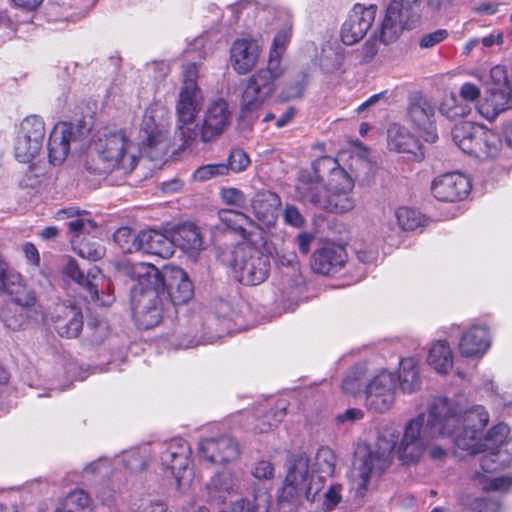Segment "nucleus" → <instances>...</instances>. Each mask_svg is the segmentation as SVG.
I'll use <instances>...</instances> for the list:
<instances>
[{"label": "nucleus", "instance_id": "nucleus-46", "mask_svg": "<svg viewBox=\"0 0 512 512\" xmlns=\"http://www.w3.org/2000/svg\"><path fill=\"white\" fill-rule=\"evenodd\" d=\"M251 163L249 155L241 148H233L227 158L226 167L228 173H241L245 171Z\"/></svg>", "mask_w": 512, "mask_h": 512}, {"label": "nucleus", "instance_id": "nucleus-7", "mask_svg": "<svg viewBox=\"0 0 512 512\" xmlns=\"http://www.w3.org/2000/svg\"><path fill=\"white\" fill-rule=\"evenodd\" d=\"M267 237L262 244H237L232 251L230 267L237 281L245 286H257L270 274V257L264 250Z\"/></svg>", "mask_w": 512, "mask_h": 512}, {"label": "nucleus", "instance_id": "nucleus-21", "mask_svg": "<svg viewBox=\"0 0 512 512\" xmlns=\"http://www.w3.org/2000/svg\"><path fill=\"white\" fill-rule=\"evenodd\" d=\"M199 451L205 460L217 465H225L240 456L238 441L229 435L210 437L199 442Z\"/></svg>", "mask_w": 512, "mask_h": 512}, {"label": "nucleus", "instance_id": "nucleus-23", "mask_svg": "<svg viewBox=\"0 0 512 512\" xmlns=\"http://www.w3.org/2000/svg\"><path fill=\"white\" fill-rule=\"evenodd\" d=\"M347 262L344 246L333 242L325 243L316 249L311 256V269L320 275H333Z\"/></svg>", "mask_w": 512, "mask_h": 512}, {"label": "nucleus", "instance_id": "nucleus-1", "mask_svg": "<svg viewBox=\"0 0 512 512\" xmlns=\"http://www.w3.org/2000/svg\"><path fill=\"white\" fill-rule=\"evenodd\" d=\"M489 422L484 406L475 405L461 413L457 404L445 397H434L428 406L427 426L432 434L453 436L456 449L469 455L481 453L483 430Z\"/></svg>", "mask_w": 512, "mask_h": 512}, {"label": "nucleus", "instance_id": "nucleus-42", "mask_svg": "<svg viewBox=\"0 0 512 512\" xmlns=\"http://www.w3.org/2000/svg\"><path fill=\"white\" fill-rule=\"evenodd\" d=\"M510 428L505 423H498L494 425L487 432L485 438L482 437V442L485 443L482 452L486 450L499 451L503 444L509 439L508 434Z\"/></svg>", "mask_w": 512, "mask_h": 512}, {"label": "nucleus", "instance_id": "nucleus-31", "mask_svg": "<svg viewBox=\"0 0 512 512\" xmlns=\"http://www.w3.org/2000/svg\"><path fill=\"white\" fill-rule=\"evenodd\" d=\"M490 346L489 329L486 326L473 325L463 333L459 350L464 357L483 355Z\"/></svg>", "mask_w": 512, "mask_h": 512}, {"label": "nucleus", "instance_id": "nucleus-20", "mask_svg": "<svg viewBox=\"0 0 512 512\" xmlns=\"http://www.w3.org/2000/svg\"><path fill=\"white\" fill-rule=\"evenodd\" d=\"M472 189L471 180L460 172H449L436 177L431 184L433 196L441 202L464 200Z\"/></svg>", "mask_w": 512, "mask_h": 512}, {"label": "nucleus", "instance_id": "nucleus-63", "mask_svg": "<svg viewBox=\"0 0 512 512\" xmlns=\"http://www.w3.org/2000/svg\"><path fill=\"white\" fill-rule=\"evenodd\" d=\"M364 417V413L359 408H349L344 413L336 416V422L338 424H344L345 422H354Z\"/></svg>", "mask_w": 512, "mask_h": 512}, {"label": "nucleus", "instance_id": "nucleus-36", "mask_svg": "<svg viewBox=\"0 0 512 512\" xmlns=\"http://www.w3.org/2000/svg\"><path fill=\"white\" fill-rule=\"evenodd\" d=\"M398 380L404 393H412L419 389L421 380L417 361L413 357L402 358L399 363Z\"/></svg>", "mask_w": 512, "mask_h": 512}, {"label": "nucleus", "instance_id": "nucleus-54", "mask_svg": "<svg viewBox=\"0 0 512 512\" xmlns=\"http://www.w3.org/2000/svg\"><path fill=\"white\" fill-rule=\"evenodd\" d=\"M470 512H501L499 502L489 498H474L469 505Z\"/></svg>", "mask_w": 512, "mask_h": 512}, {"label": "nucleus", "instance_id": "nucleus-61", "mask_svg": "<svg viewBox=\"0 0 512 512\" xmlns=\"http://www.w3.org/2000/svg\"><path fill=\"white\" fill-rule=\"evenodd\" d=\"M461 98L468 102H474L480 97V89L473 83H464L459 92Z\"/></svg>", "mask_w": 512, "mask_h": 512}, {"label": "nucleus", "instance_id": "nucleus-49", "mask_svg": "<svg viewBox=\"0 0 512 512\" xmlns=\"http://www.w3.org/2000/svg\"><path fill=\"white\" fill-rule=\"evenodd\" d=\"M284 412H278L276 409H269L261 417L257 418L254 426L256 433H267L278 425L284 416Z\"/></svg>", "mask_w": 512, "mask_h": 512}, {"label": "nucleus", "instance_id": "nucleus-48", "mask_svg": "<svg viewBox=\"0 0 512 512\" xmlns=\"http://www.w3.org/2000/svg\"><path fill=\"white\" fill-rule=\"evenodd\" d=\"M228 175L226 163L206 164L198 167L193 172V178L197 181H207L217 176Z\"/></svg>", "mask_w": 512, "mask_h": 512}, {"label": "nucleus", "instance_id": "nucleus-19", "mask_svg": "<svg viewBox=\"0 0 512 512\" xmlns=\"http://www.w3.org/2000/svg\"><path fill=\"white\" fill-rule=\"evenodd\" d=\"M166 293L173 305L188 303L194 295V287L187 273L174 265L162 266V294Z\"/></svg>", "mask_w": 512, "mask_h": 512}, {"label": "nucleus", "instance_id": "nucleus-59", "mask_svg": "<svg viewBox=\"0 0 512 512\" xmlns=\"http://www.w3.org/2000/svg\"><path fill=\"white\" fill-rule=\"evenodd\" d=\"M379 50L378 41L375 37L368 39L362 47V60L365 63L371 62Z\"/></svg>", "mask_w": 512, "mask_h": 512}, {"label": "nucleus", "instance_id": "nucleus-32", "mask_svg": "<svg viewBox=\"0 0 512 512\" xmlns=\"http://www.w3.org/2000/svg\"><path fill=\"white\" fill-rule=\"evenodd\" d=\"M159 121L160 107L157 103H152L145 111L140 130L145 152L152 159L154 157L151 152L158 145L160 138Z\"/></svg>", "mask_w": 512, "mask_h": 512}, {"label": "nucleus", "instance_id": "nucleus-27", "mask_svg": "<svg viewBox=\"0 0 512 512\" xmlns=\"http://www.w3.org/2000/svg\"><path fill=\"white\" fill-rule=\"evenodd\" d=\"M76 132L70 123L61 122L54 126L48 140L50 163L60 165L68 156L70 145L76 141Z\"/></svg>", "mask_w": 512, "mask_h": 512}, {"label": "nucleus", "instance_id": "nucleus-26", "mask_svg": "<svg viewBox=\"0 0 512 512\" xmlns=\"http://www.w3.org/2000/svg\"><path fill=\"white\" fill-rule=\"evenodd\" d=\"M281 205V197L276 192L264 189L257 191L250 200L253 215L267 228L276 225Z\"/></svg>", "mask_w": 512, "mask_h": 512}, {"label": "nucleus", "instance_id": "nucleus-40", "mask_svg": "<svg viewBox=\"0 0 512 512\" xmlns=\"http://www.w3.org/2000/svg\"><path fill=\"white\" fill-rule=\"evenodd\" d=\"M56 512H90V498L85 491L74 490L59 503Z\"/></svg>", "mask_w": 512, "mask_h": 512}, {"label": "nucleus", "instance_id": "nucleus-35", "mask_svg": "<svg viewBox=\"0 0 512 512\" xmlns=\"http://www.w3.org/2000/svg\"><path fill=\"white\" fill-rule=\"evenodd\" d=\"M509 107V100L501 90H491L477 105L478 112L487 120H494Z\"/></svg>", "mask_w": 512, "mask_h": 512}, {"label": "nucleus", "instance_id": "nucleus-58", "mask_svg": "<svg viewBox=\"0 0 512 512\" xmlns=\"http://www.w3.org/2000/svg\"><path fill=\"white\" fill-rule=\"evenodd\" d=\"M126 467L132 472L143 471L147 466V459L139 452H132L125 459Z\"/></svg>", "mask_w": 512, "mask_h": 512}, {"label": "nucleus", "instance_id": "nucleus-52", "mask_svg": "<svg viewBox=\"0 0 512 512\" xmlns=\"http://www.w3.org/2000/svg\"><path fill=\"white\" fill-rule=\"evenodd\" d=\"M336 457L328 447H321L316 453V464L325 473H333Z\"/></svg>", "mask_w": 512, "mask_h": 512}, {"label": "nucleus", "instance_id": "nucleus-25", "mask_svg": "<svg viewBox=\"0 0 512 512\" xmlns=\"http://www.w3.org/2000/svg\"><path fill=\"white\" fill-rule=\"evenodd\" d=\"M312 174L309 172H302L299 175L298 182L296 186L301 184V181L308 177L313 183L312 186H315V191H319L324 187L323 182L327 177V182L339 181L344 179V177H349L350 175L347 171L342 168L338 162V160L331 156H321L314 160L311 165Z\"/></svg>", "mask_w": 512, "mask_h": 512}, {"label": "nucleus", "instance_id": "nucleus-33", "mask_svg": "<svg viewBox=\"0 0 512 512\" xmlns=\"http://www.w3.org/2000/svg\"><path fill=\"white\" fill-rule=\"evenodd\" d=\"M37 314L38 310H28L10 302L1 308L0 319L7 328L16 331L25 328Z\"/></svg>", "mask_w": 512, "mask_h": 512}, {"label": "nucleus", "instance_id": "nucleus-51", "mask_svg": "<svg viewBox=\"0 0 512 512\" xmlns=\"http://www.w3.org/2000/svg\"><path fill=\"white\" fill-rule=\"evenodd\" d=\"M223 202L238 209H245L247 198L245 194L237 188H223L220 192Z\"/></svg>", "mask_w": 512, "mask_h": 512}, {"label": "nucleus", "instance_id": "nucleus-18", "mask_svg": "<svg viewBox=\"0 0 512 512\" xmlns=\"http://www.w3.org/2000/svg\"><path fill=\"white\" fill-rule=\"evenodd\" d=\"M377 14V6L364 7L355 4L344 21L340 31V37L345 45H353L364 38L371 28Z\"/></svg>", "mask_w": 512, "mask_h": 512}, {"label": "nucleus", "instance_id": "nucleus-38", "mask_svg": "<svg viewBox=\"0 0 512 512\" xmlns=\"http://www.w3.org/2000/svg\"><path fill=\"white\" fill-rule=\"evenodd\" d=\"M292 38V28L287 27L280 29L273 38L272 44L268 53V62L277 66H284L282 64L283 56L287 50L288 45Z\"/></svg>", "mask_w": 512, "mask_h": 512}, {"label": "nucleus", "instance_id": "nucleus-29", "mask_svg": "<svg viewBox=\"0 0 512 512\" xmlns=\"http://www.w3.org/2000/svg\"><path fill=\"white\" fill-rule=\"evenodd\" d=\"M388 147L391 151L410 155L411 159L421 162L425 158L423 145L407 129L394 125L388 130Z\"/></svg>", "mask_w": 512, "mask_h": 512}, {"label": "nucleus", "instance_id": "nucleus-15", "mask_svg": "<svg viewBox=\"0 0 512 512\" xmlns=\"http://www.w3.org/2000/svg\"><path fill=\"white\" fill-rule=\"evenodd\" d=\"M221 224L242 239L240 244H262L266 232L253 219L241 211L221 209L218 212Z\"/></svg>", "mask_w": 512, "mask_h": 512}, {"label": "nucleus", "instance_id": "nucleus-55", "mask_svg": "<svg viewBox=\"0 0 512 512\" xmlns=\"http://www.w3.org/2000/svg\"><path fill=\"white\" fill-rule=\"evenodd\" d=\"M448 36L449 33L446 29L435 30L423 35L419 41V46L424 49L432 48L447 39Z\"/></svg>", "mask_w": 512, "mask_h": 512}, {"label": "nucleus", "instance_id": "nucleus-12", "mask_svg": "<svg viewBox=\"0 0 512 512\" xmlns=\"http://www.w3.org/2000/svg\"><path fill=\"white\" fill-rule=\"evenodd\" d=\"M308 466L307 458L299 456L294 459L277 493V504L280 509L290 512L302 503L308 492Z\"/></svg>", "mask_w": 512, "mask_h": 512}, {"label": "nucleus", "instance_id": "nucleus-50", "mask_svg": "<svg viewBox=\"0 0 512 512\" xmlns=\"http://www.w3.org/2000/svg\"><path fill=\"white\" fill-rule=\"evenodd\" d=\"M21 274L0 256V292H5L21 280Z\"/></svg>", "mask_w": 512, "mask_h": 512}, {"label": "nucleus", "instance_id": "nucleus-6", "mask_svg": "<svg viewBox=\"0 0 512 512\" xmlns=\"http://www.w3.org/2000/svg\"><path fill=\"white\" fill-rule=\"evenodd\" d=\"M140 291L132 294V309L139 328L151 329L160 323V271L149 263H140Z\"/></svg>", "mask_w": 512, "mask_h": 512}, {"label": "nucleus", "instance_id": "nucleus-17", "mask_svg": "<svg viewBox=\"0 0 512 512\" xmlns=\"http://www.w3.org/2000/svg\"><path fill=\"white\" fill-rule=\"evenodd\" d=\"M231 112L228 102L223 98H217L207 106L198 137L203 143H210L218 139L230 123Z\"/></svg>", "mask_w": 512, "mask_h": 512}, {"label": "nucleus", "instance_id": "nucleus-9", "mask_svg": "<svg viewBox=\"0 0 512 512\" xmlns=\"http://www.w3.org/2000/svg\"><path fill=\"white\" fill-rule=\"evenodd\" d=\"M130 145L131 140L125 130L104 129L98 134L95 150L107 168H120L128 173L137 165V157L128 153Z\"/></svg>", "mask_w": 512, "mask_h": 512}, {"label": "nucleus", "instance_id": "nucleus-62", "mask_svg": "<svg viewBox=\"0 0 512 512\" xmlns=\"http://www.w3.org/2000/svg\"><path fill=\"white\" fill-rule=\"evenodd\" d=\"M313 240H314L313 234L306 232V231L300 232L297 235V237H296L297 246H298L299 252L302 255H304V256L308 255V253L310 251V246H311Z\"/></svg>", "mask_w": 512, "mask_h": 512}, {"label": "nucleus", "instance_id": "nucleus-13", "mask_svg": "<svg viewBox=\"0 0 512 512\" xmlns=\"http://www.w3.org/2000/svg\"><path fill=\"white\" fill-rule=\"evenodd\" d=\"M46 129L42 117L29 115L25 117L17 132L14 144L16 159L22 163L31 162L41 151Z\"/></svg>", "mask_w": 512, "mask_h": 512}, {"label": "nucleus", "instance_id": "nucleus-28", "mask_svg": "<svg viewBox=\"0 0 512 512\" xmlns=\"http://www.w3.org/2000/svg\"><path fill=\"white\" fill-rule=\"evenodd\" d=\"M54 328L61 337L76 338L83 328V315L75 305H57L52 316Z\"/></svg>", "mask_w": 512, "mask_h": 512}, {"label": "nucleus", "instance_id": "nucleus-56", "mask_svg": "<svg viewBox=\"0 0 512 512\" xmlns=\"http://www.w3.org/2000/svg\"><path fill=\"white\" fill-rule=\"evenodd\" d=\"M342 486L340 484L332 485L324 494L323 506L325 510H333L342 500L341 492Z\"/></svg>", "mask_w": 512, "mask_h": 512}, {"label": "nucleus", "instance_id": "nucleus-41", "mask_svg": "<svg viewBox=\"0 0 512 512\" xmlns=\"http://www.w3.org/2000/svg\"><path fill=\"white\" fill-rule=\"evenodd\" d=\"M311 75L308 70L297 73L296 78L287 83L282 91V99L285 101L300 99L304 96L306 88L310 83Z\"/></svg>", "mask_w": 512, "mask_h": 512}, {"label": "nucleus", "instance_id": "nucleus-37", "mask_svg": "<svg viewBox=\"0 0 512 512\" xmlns=\"http://www.w3.org/2000/svg\"><path fill=\"white\" fill-rule=\"evenodd\" d=\"M5 293L11 297V303L28 310H38L35 292L24 283L22 277L14 286L8 288Z\"/></svg>", "mask_w": 512, "mask_h": 512}, {"label": "nucleus", "instance_id": "nucleus-16", "mask_svg": "<svg viewBox=\"0 0 512 512\" xmlns=\"http://www.w3.org/2000/svg\"><path fill=\"white\" fill-rule=\"evenodd\" d=\"M396 379L393 373L382 370L367 385L366 405L369 410L384 413L395 401Z\"/></svg>", "mask_w": 512, "mask_h": 512}, {"label": "nucleus", "instance_id": "nucleus-30", "mask_svg": "<svg viewBox=\"0 0 512 512\" xmlns=\"http://www.w3.org/2000/svg\"><path fill=\"white\" fill-rule=\"evenodd\" d=\"M191 449L183 438H173L165 443L162 450V465L171 471L176 477L186 470L190 463Z\"/></svg>", "mask_w": 512, "mask_h": 512}, {"label": "nucleus", "instance_id": "nucleus-2", "mask_svg": "<svg viewBox=\"0 0 512 512\" xmlns=\"http://www.w3.org/2000/svg\"><path fill=\"white\" fill-rule=\"evenodd\" d=\"M424 422L425 414L420 413L405 424L401 437L391 432L378 438L377 450L371 464L364 462L359 468L357 479L352 482V489L355 490L356 496L361 498L365 496L373 467L384 471L391 465L394 456L402 465H412L420 461L427 446L422 436Z\"/></svg>", "mask_w": 512, "mask_h": 512}, {"label": "nucleus", "instance_id": "nucleus-43", "mask_svg": "<svg viewBox=\"0 0 512 512\" xmlns=\"http://www.w3.org/2000/svg\"><path fill=\"white\" fill-rule=\"evenodd\" d=\"M395 216L399 227L403 231H413L425 222L424 215L408 207H399Z\"/></svg>", "mask_w": 512, "mask_h": 512}, {"label": "nucleus", "instance_id": "nucleus-57", "mask_svg": "<svg viewBox=\"0 0 512 512\" xmlns=\"http://www.w3.org/2000/svg\"><path fill=\"white\" fill-rule=\"evenodd\" d=\"M252 475L260 480L272 479L274 477V466L267 460H260L255 464Z\"/></svg>", "mask_w": 512, "mask_h": 512}, {"label": "nucleus", "instance_id": "nucleus-10", "mask_svg": "<svg viewBox=\"0 0 512 512\" xmlns=\"http://www.w3.org/2000/svg\"><path fill=\"white\" fill-rule=\"evenodd\" d=\"M203 243L201 230L194 222L184 221L162 227V258L171 257L174 247L187 254L198 255Z\"/></svg>", "mask_w": 512, "mask_h": 512}, {"label": "nucleus", "instance_id": "nucleus-8", "mask_svg": "<svg viewBox=\"0 0 512 512\" xmlns=\"http://www.w3.org/2000/svg\"><path fill=\"white\" fill-rule=\"evenodd\" d=\"M455 144L466 154L488 160L500 154L502 141L499 134L484 125L462 123L452 130Z\"/></svg>", "mask_w": 512, "mask_h": 512}, {"label": "nucleus", "instance_id": "nucleus-60", "mask_svg": "<svg viewBox=\"0 0 512 512\" xmlns=\"http://www.w3.org/2000/svg\"><path fill=\"white\" fill-rule=\"evenodd\" d=\"M96 227V224L89 219L77 218L68 222V228L70 232L75 235H79L81 232L88 231L89 229H93Z\"/></svg>", "mask_w": 512, "mask_h": 512}, {"label": "nucleus", "instance_id": "nucleus-24", "mask_svg": "<svg viewBox=\"0 0 512 512\" xmlns=\"http://www.w3.org/2000/svg\"><path fill=\"white\" fill-rule=\"evenodd\" d=\"M262 48L253 38H238L230 48V63L239 75H246L258 63Z\"/></svg>", "mask_w": 512, "mask_h": 512}, {"label": "nucleus", "instance_id": "nucleus-14", "mask_svg": "<svg viewBox=\"0 0 512 512\" xmlns=\"http://www.w3.org/2000/svg\"><path fill=\"white\" fill-rule=\"evenodd\" d=\"M63 272L67 277L86 289L92 301L102 306H108L113 302L111 295L106 297L99 296V289L103 290L104 286L109 288L110 284L97 267L90 268L85 274L80 269L76 260L69 258Z\"/></svg>", "mask_w": 512, "mask_h": 512}, {"label": "nucleus", "instance_id": "nucleus-53", "mask_svg": "<svg viewBox=\"0 0 512 512\" xmlns=\"http://www.w3.org/2000/svg\"><path fill=\"white\" fill-rule=\"evenodd\" d=\"M284 223L294 228H302L305 225V218L299 209L291 204H287L283 211Z\"/></svg>", "mask_w": 512, "mask_h": 512}, {"label": "nucleus", "instance_id": "nucleus-22", "mask_svg": "<svg viewBox=\"0 0 512 512\" xmlns=\"http://www.w3.org/2000/svg\"><path fill=\"white\" fill-rule=\"evenodd\" d=\"M407 114L416 128L426 132L427 141L435 142L438 139L433 126L435 106L421 92H415L409 97Z\"/></svg>", "mask_w": 512, "mask_h": 512}, {"label": "nucleus", "instance_id": "nucleus-64", "mask_svg": "<svg viewBox=\"0 0 512 512\" xmlns=\"http://www.w3.org/2000/svg\"><path fill=\"white\" fill-rule=\"evenodd\" d=\"M160 504L157 498L143 497L139 500L136 512H160Z\"/></svg>", "mask_w": 512, "mask_h": 512}, {"label": "nucleus", "instance_id": "nucleus-11", "mask_svg": "<svg viewBox=\"0 0 512 512\" xmlns=\"http://www.w3.org/2000/svg\"><path fill=\"white\" fill-rule=\"evenodd\" d=\"M420 0H391L381 23L379 41L383 44L395 42L401 32L411 29L419 16L414 12Z\"/></svg>", "mask_w": 512, "mask_h": 512}, {"label": "nucleus", "instance_id": "nucleus-5", "mask_svg": "<svg viewBox=\"0 0 512 512\" xmlns=\"http://www.w3.org/2000/svg\"><path fill=\"white\" fill-rule=\"evenodd\" d=\"M311 185V180L305 177L296 186L297 194L303 202L332 214H344L354 209L356 202L352 196L354 180L351 176L337 182H327L319 191H315V186Z\"/></svg>", "mask_w": 512, "mask_h": 512}, {"label": "nucleus", "instance_id": "nucleus-3", "mask_svg": "<svg viewBox=\"0 0 512 512\" xmlns=\"http://www.w3.org/2000/svg\"><path fill=\"white\" fill-rule=\"evenodd\" d=\"M286 67L267 61V65L256 70L246 80L240 100L238 125L251 129L259 118L258 111L277 91L278 81L285 75Z\"/></svg>", "mask_w": 512, "mask_h": 512}, {"label": "nucleus", "instance_id": "nucleus-45", "mask_svg": "<svg viewBox=\"0 0 512 512\" xmlns=\"http://www.w3.org/2000/svg\"><path fill=\"white\" fill-rule=\"evenodd\" d=\"M439 111L447 119L454 121L466 117L471 108L468 104L459 103L455 97L451 96L440 104Z\"/></svg>", "mask_w": 512, "mask_h": 512}, {"label": "nucleus", "instance_id": "nucleus-34", "mask_svg": "<svg viewBox=\"0 0 512 512\" xmlns=\"http://www.w3.org/2000/svg\"><path fill=\"white\" fill-rule=\"evenodd\" d=\"M428 364L438 373L447 374L453 367L452 350L445 340L435 341L428 353Z\"/></svg>", "mask_w": 512, "mask_h": 512}, {"label": "nucleus", "instance_id": "nucleus-47", "mask_svg": "<svg viewBox=\"0 0 512 512\" xmlns=\"http://www.w3.org/2000/svg\"><path fill=\"white\" fill-rule=\"evenodd\" d=\"M113 238L124 253L136 252L137 234H135L130 228H118L115 231Z\"/></svg>", "mask_w": 512, "mask_h": 512}, {"label": "nucleus", "instance_id": "nucleus-39", "mask_svg": "<svg viewBox=\"0 0 512 512\" xmlns=\"http://www.w3.org/2000/svg\"><path fill=\"white\" fill-rule=\"evenodd\" d=\"M269 501L265 494H253L251 498H241L231 503L224 512H268Z\"/></svg>", "mask_w": 512, "mask_h": 512}, {"label": "nucleus", "instance_id": "nucleus-4", "mask_svg": "<svg viewBox=\"0 0 512 512\" xmlns=\"http://www.w3.org/2000/svg\"><path fill=\"white\" fill-rule=\"evenodd\" d=\"M204 106V96L197 84V66L190 63L184 71V80L176 102V133L182 144L179 149L190 147L198 138L195 120Z\"/></svg>", "mask_w": 512, "mask_h": 512}, {"label": "nucleus", "instance_id": "nucleus-44", "mask_svg": "<svg viewBox=\"0 0 512 512\" xmlns=\"http://www.w3.org/2000/svg\"><path fill=\"white\" fill-rule=\"evenodd\" d=\"M136 251L160 255V234L152 229L143 230L137 234Z\"/></svg>", "mask_w": 512, "mask_h": 512}]
</instances>
